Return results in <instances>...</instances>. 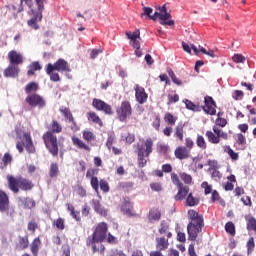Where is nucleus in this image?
Segmentation results:
<instances>
[{
    "label": "nucleus",
    "mask_w": 256,
    "mask_h": 256,
    "mask_svg": "<svg viewBox=\"0 0 256 256\" xmlns=\"http://www.w3.org/2000/svg\"><path fill=\"white\" fill-rule=\"evenodd\" d=\"M156 9L158 11L151 15V13H153V8L144 7V13H142V15H147L149 19H152V21H157V19H159L160 25H168L169 27H173V25H175V20H171V12L167 11V4L158 6Z\"/></svg>",
    "instance_id": "1"
},
{
    "label": "nucleus",
    "mask_w": 256,
    "mask_h": 256,
    "mask_svg": "<svg viewBox=\"0 0 256 256\" xmlns=\"http://www.w3.org/2000/svg\"><path fill=\"white\" fill-rule=\"evenodd\" d=\"M188 217L190 219V222L187 226L189 235L188 239L190 241H195V239H197V235H199V232L203 227V217H201L195 210H189Z\"/></svg>",
    "instance_id": "2"
},
{
    "label": "nucleus",
    "mask_w": 256,
    "mask_h": 256,
    "mask_svg": "<svg viewBox=\"0 0 256 256\" xmlns=\"http://www.w3.org/2000/svg\"><path fill=\"white\" fill-rule=\"evenodd\" d=\"M107 237V224L101 222L97 225L92 238L87 239V245L92 247L93 251H97V243H101Z\"/></svg>",
    "instance_id": "3"
},
{
    "label": "nucleus",
    "mask_w": 256,
    "mask_h": 256,
    "mask_svg": "<svg viewBox=\"0 0 256 256\" xmlns=\"http://www.w3.org/2000/svg\"><path fill=\"white\" fill-rule=\"evenodd\" d=\"M18 141L16 143V149L19 153H23V147L26 148L28 153H35V146H33V141H31V135L27 132H22L17 130Z\"/></svg>",
    "instance_id": "4"
},
{
    "label": "nucleus",
    "mask_w": 256,
    "mask_h": 256,
    "mask_svg": "<svg viewBox=\"0 0 256 256\" xmlns=\"http://www.w3.org/2000/svg\"><path fill=\"white\" fill-rule=\"evenodd\" d=\"M153 153V140L148 138L145 144H138V165L139 167H145L147 165L146 157H149Z\"/></svg>",
    "instance_id": "5"
},
{
    "label": "nucleus",
    "mask_w": 256,
    "mask_h": 256,
    "mask_svg": "<svg viewBox=\"0 0 256 256\" xmlns=\"http://www.w3.org/2000/svg\"><path fill=\"white\" fill-rule=\"evenodd\" d=\"M7 179L11 191H13L14 193H17V191H19V187L24 191H27L33 187V184H31L29 180H17L13 176H8Z\"/></svg>",
    "instance_id": "6"
},
{
    "label": "nucleus",
    "mask_w": 256,
    "mask_h": 256,
    "mask_svg": "<svg viewBox=\"0 0 256 256\" xmlns=\"http://www.w3.org/2000/svg\"><path fill=\"white\" fill-rule=\"evenodd\" d=\"M45 146L48 148L51 155L54 157L59 153V147L57 146V136L51 132H46L43 136Z\"/></svg>",
    "instance_id": "7"
},
{
    "label": "nucleus",
    "mask_w": 256,
    "mask_h": 256,
    "mask_svg": "<svg viewBox=\"0 0 256 256\" xmlns=\"http://www.w3.org/2000/svg\"><path fill=\"white\" fill-rule=\"evenodd\" d=\"M118 119L120 121H127L128 117H131L133 110L131 109V103L124 101L121 103L120 108L116 111Z\"/></svg>",
    "instance_id": "8"
},
{
    "label": "nucleus",
    "mask_w": 256,
    "mask_h": 256,
    "mask_svg": "<svg viewBox=\"0 0 256 256\" xmlns=\"http://www.w3.org/2000/svg\"><path fill=\"white\" fill-rule=\"evenodd\" d=\"M0 211L2 213H7L10 217H13V213L15 211L13 209H9V197L7 194L0 190Z\"/></svg>",
    "instance_id": "9"
},
{
    "label": "nucleus",
    "mask_w": 256,
    "mask_h": 256,
    "mask_svg": "<svg viewBox=\"0 0 256 256\" xmlns=\"http://www.w3.org/2000/svg\"><path fill=\"white\" fill-rule=\"evenodd\" d=\"M48 66L49 71H51V69H54L60 72L71 73L69 63H67V61H65L64 59H58L57 62H55L54 64L49 63Z\"/></svg>",
    "instance_id": "10"
},
{
    "label": "nucleus",
    "mask_w": 256,
    "mask_h": 256,
    "mask_svg": "<svg viewBox=\"0 0 256 256\" xmlns=\"http://www.w3.org/2000/svg\"><path fill=\"white\" fill-rule=\"evenodd\" d=\"M205 105L202 107L203 111L207 113V115H215L217 113V104H215V100L212 97L204 98Z\"/></svg>",
    "instance_id": "11"
},
{
    "label": "nucleus",
    "mask_w": 256,
    "mask_h": 256,
    "mask_svg": "<svg viewBox=\"0 0 256 256\" xmlns=\"http://www.w3.org/2000/svg\"><path fill=\"white\" fill-rule=\"evenodd\" d=\"M92 105L93 107H95V109H97V111H103L104 113H106V115H113V110L111 109V106L102 100L94 99Z\"/></svg>",
    "instance_id": "12"
},
{
    "label": "nucleus",
    "mask_w": 256,
    "mask_h": 256,
    "mask_svg": "<svg viewBox=\"0 0 256 256\" xmlns=\"http://www.w3.org/2000/svg\"><path fill=\"white\" fill-rule=\"evenodd\" d=\"M134 90H135L136 101L140 105H143L144 103H147V99H149V96L146 94L145 88L136 84L134 86Z\"/></svg>",
    "instance_id": "13"
},
{
    "label": "nucleus",
    "mask_w": 256,
    "mask_h": 256,
    "mask_svg": "<svg viewBox=\"0 0 256 256\" xmlns=\"http://www.w3.org/2000/svg\"><path fill=\"white\" fill-rule=\"evenodd\" d=\"M26 102L31 105V107H45V100L37 94L29 95L26 98Z\"/></svg>",
    "instance_id": "14"
},
{
    "label": "nucleus",
    "mask_w": 256,
    "mask_h": 256,
    "mask_svg": "<svg viewBox=\"0 0 256 256\" xmlns=\"http://www.w3.org/2000/svg\"><path fill=\"white\" fill-rule=\"evenodd\" d=\"M92 207L95 213H98V215H101L102 217H107V208H105V206L102 205L101 199H93Z\"/></svg>",
    "instance_id": "15"
},
{
    "label": "nucleus",
    "mask_w": 256,
    "mask_h": 256,
    "mask_svg": "<svg viewBox=\"0 0 256 256\" xmlns=\"http://www.w3.org/2000/svg\"><path fill=\"white\" fill-rule=\"evenodd\" d=\"M8 58L11 65H21L23 63V55L15 50L8 53Z\"/></svg>",
    "instance_id": "16"
},
{
    "label": "nucleus",
    "mask_w": 256,
    "mask_h": 256,
    "mask_svg": "<svg viewBox=\"0 0 256 256\" xmlns=\"http://www.w3.org/2000/svg\"><path fill=\"white\" fill-rule=\"evenodd\" d=\"M121 211L124 215H127L128 217H131L134 214L133 204H131V201H129V199H124L121 204Z\"/></svg>",
    "instance_id": "17"
},
{
    "label": "nucleus",
    "mask_w": 256,
    "mask_h": 256,
    "mask_svg": "<svg viewBox=\"0 0 256 256\" xmlns=\"http://www.w3.org/2000/svg\"><path fill=\"white\" fill-rule=\"evenodd\" d=\"M19 75V67L15 64H10L5 70H4V77H12L15 78Z\"/></svg>",
    "instance_id": "18"
},
{
    "label": "nucleus",
    "mask_w": 256,
    "mask_h": 256,
    "mask_svg": "<svg viewBox=\"0 0 256 256\" xmlns=\"http://www.w3.org/2000/svg\"><path fill=\"white\" fill-rule=\"evenodd\" d=\"M169 238L167 236H163L160 238H156V248L158 251H165V249H169Z\"/></svg>",
    "instance_id": "19"
},
{
    "label": "nucleus",
    "mask_w": 256,
    "mask_h": 256,
    "mask_svg": "<svg viewBox=\"0 0 256 256\" xmlns=\"http://www.w3.org/2000/svg\"><path fill=\"white\" fill-rule=\"evenodd\" d=\"M190 153L191 151L187 147H178L175 150V157L180 160L188 159Z\"/></svg>",
    "instance_id": "20"
},
{
    "label": "nucleus",
    "mask_w": 256,
    "mask_h": 256,
    "mask_svg": "<svg viewBox=\"0 0 256 256\" xmlns=\"http://www.w3.org/2000/svg\"><path fill=\"white\" fill-rule=\"evenodd\" d=\"M18 203L24 209H33L35 207V202L31 198H19Z\"/></svg>",
    "instance_id": "21"
},
{
    "label": "nucleus",
    "mask_w": 256,
    "mask_h": 256,
    "mask_svg": "<svg viewBox=\"0 0 256 256\" xmlns=\"http://www.w3.org/2000/svg\"><path fill=\"white\" fill-rule=\"evenodd\" d=\"M161 219V211L159 209H151L148 216L150 223H157Z\"/></svg>",
    "instance_id": "22"
},
{
    "label": "nucleus",
    "mask_w": 256,
    "mask_h": 256,
    "mask_svg": "<svg viewBox=\"0 0 256 256\" xmlns=\"http://www.w3.org/2000/svg\"><path fill=\"white\" fill-rule=\"evenodd\" d=\"M41 247V240L39 238H35L32 243L30 244V250L32 255L37 256L39 255V249Z\"/></svg>",
    "instance_id": "23"
},
{
    "label": "nucleus",
    "mask_w": 256,
    "mask_h": 256,
    "mask_svg": "<svg viewBox=\"0 0 256 256\" xmlns=\"http://www.w3.org/2000/svg\"><path fill=\"white\" fill-rule=\"evenodd\" d=\"M158 233L160 235H166L167 239H169V237H171V233L169 232V224L165 221H162L160 228L158 229Z\"/></svg>",
    "instance_id": "24"
},
{
    "label": "nucleus",
    "mask_w": 256,
    "mask_h": 256,
    "mask_svg": "<svg viewBox=\"0 0 256 256\" xmlns=\"http://www.w3.org/2000/svg\"><path fill=\"white\" fill-rule=\"evenodd\" d=\"M72 142L73 145H75V147H78L79 149H85V151L90 150L89 146L76 136L72 137Z\"/></svg>",
    "instance_id": "25"
},
{
    "label": "nucleus",
    "mask_w": 256,
    "mask_h": 256,
    "mask_svg": "<svg viewBox=\"0 0 256 256\" xmlns=\"http://www.w3.org/2000/svg\"><path fill=\"white\" fill-rule=\"evenodd\" d=\"M43 19V15L41 13L36 14L34 18L28 20V26L32 29H39V25H37V21H41Z\"/></svg>",
    "instance_id": "26"
},
{
    "label": "nucleus",
    "mask_w": 256,
    "mask_h": 256,
    "mask_svg": "<svg viewBox=\"0 0 256 256\" xmlns=\"http://www.w3.org/2000/svg\"><path fill=\"white\" fill-rule=\"evenodd\" d=\"M179 191L176 195V199L181 201V199H185V196L189 193V186H178Z\"/></svg>",
    "instance_id": "27"
},
{
    "label": "nucleus",
    "mask_w": 256,
    "mask_h": 256,
    "mask_svg": "<svg viewBox=\"0 0 256 256\" xmlns=\"http://www.w3.org/2000/svg\"><path fill=\"white\" fill-rule=\"evenodd\" d=\"M206 137L208 138L209 143H213L214 145L219 144L221 141V138L211 131L206 132Z\"/></svg>",
    "instance_id": "28"
},
{
    "label": "nucleus",
    "mask_w": 256,
    "mask_h": 256,
    "mask_svg": "<svg viewBox=\"0 0 256 256\" xmlns=\"http://www.w3.org/2000/svg\"><path fill=\"white\" fill-rule=\"evenodd\" d=\"M56 71L57 70H55L54 68H51V70H49V65H47L46 73L47 75H49L50 79L54 82L61 81V78L59 77V73H57Z\"/></svg>",
    "instance_id": "29"
},
{
    "label": "nucleus",
    "mask_w": 256,
    "mask_h": 256,
    "mask_svg": "<svg viewBox=\"0 0 256 256\" xmlns=\"http://www.w3.org/2000/svg\"><path fill=\"white\" fill-rule=\"evenodd\" d=\"M17 247L21 251H23V249H27V247H29V238L27 236L19 237Z\"/></svg>",
    "instance_id": "30"
},
{
    "label": "nucleus",
    "mask_w": 256,
    "mask_h": 256,
    "mask_svg": "<svg viewBox=\"0 0 256 256\" xmlns=\"http://www.w3.org/2000/svg\"><path fill=\"white\" fill-rule=\"evenodd\" d=\"M182 47L186 53H191V49H192V51H194L195 55H199V48H197V46H195L193 44L189 45L185 42H182Z\"/></svg>",
    "instance_id": "31"
},
{
    "label": "nucleus",
    "mask_w": 256,
    "mask_h": 256,
    "mask_svg": "<svg viewBox=\"0 0 256 256\" xmlns=\"http://www.w3.org/2000/svg\"><path fill=\"white\" fill-rule=\"evenodd\" d=\"M49 176L53 179L55 177H59V165L57 163H51Z\"/></svg>",
    "instance_id": "32"
},
{
    "label": "nucleus",
    "mask_w": 256,
    "mask_h": 256,
    "mask_svg": "<svg viewBox=\"0 0 256 256\" xmlns=\"http://www.w3.org/2000/svg\"><path fill=\"white\" fill-rule=\"evenodd\" d=\"M99 183L100 182H99V179L97 177L94 176V177L91 178V187H92V189H94L97 197L99 199H101V195L99 194Z\"/></svg>",
    "instance_id": "33"
},
{
    "label": "nucleus",
    "mask_w": 256,
    "mask_h": 256,
    "mask_svg": "<svg viewBox=\"0 0 256 256\" xmlns=\"http://www.w3.org/2000/svg\"><path fill=\"white\" fill-rule=\"evenodd\" d=\"M213 131H214L215 135H216L217 137H219L220 139H221V138H222V139H225V140L228 139V134H227V132H223V130H222L219 126H214V127H213Z\"/></svg>",
    "instance_id": "34"
},
{
    "label": "nucleus",
    "mask_w": 256,
    "mask_h": 256,
    "mask_svg": "<svg viewBox=\"0 0 256 256\" xmlns=\"http://www.w3.org/2000/svg\"><path fill=\"white\" fill-rule=\"evenodd\" d=\"M183 103H185L186 109H189L190 111H201V107L195 105L191 100H183Z\"/></svg>",
    "instance_id": "35"
},
{
    "label": "nucleus",
    "mask_w": 256,
    "mask_h": 256,
    "mask_svg": "<svg viewBox=\"0 0 256 256\" xmlns=\"http://www.w3.org/2000/svg\"><path fill=\"white\" fill-rule=\"evenodd\" d=\"M186 204L189 205V207H195V205L199 204V199L193 197V194H189L186 199Z\"/></svg>",
    "instance_id": "36"
},
{
    "label": "nucleus",
    "mask_w": 256,
    "mask_h": 256,
    "mask_svg": "<svg viewBox=\"0 0 256 256\" xmlns=\"http://www.w3.org/2000/svg\"><path fill=\"white\" fill-rule=\"evenodd\" d=\"M224 151H225V153H228L229 156L231 157V159H233L234 161H237L239 159V154H237L235 151H233V149H231V147L225 146Z\"/></svg>",
    "instance_id": "37"
},
{
    "label": "nucleus",
    "mask_w": 256,
    "mask_h": 256,
    "mask_svg": "<svg viewBox=\"0 0 256 256\" xmlns=\"http://www.w3.org/2000/svg\"><path fill=\"white\" fill-rule=\"evenodd\" d=\"M174 135L180 139V141H183V124H178L176 126Z\"/></svg>",
    "instance_id": "38"
},
{
    "label": "nucleus",
    "mask_w": 256,
    "mask_h": 256,
    "mask_svg": "<svg viewBox=\"0 0 256 256\" xmlns=\"http://www.w3.org/2000/svg\"><path fill=\"white\" fill-rule=\"evenodd\" d=\"M246 247L248 255H251V253H253V249H255V239L253 237L249 238Z\"/></svg>",
    "instance_id": "39"
},
{
    "label": "nucleus",
    "mask_w": 256,
    "mask_h": 256,
    "mask_svg": "<svg viewBox=\"0 0 256 256\" xmlns=\"http://www.w3.org/2000/svg\"><path fill=\"white\" fill-rule=\"evenodd\" d=\"M126 36L128 37V39H131V41H137V39H140L141 37V33L138 31H135L133 33L131 32H126Z\"/></svg>",
    "instance_id": "40"
},
{
    "label": "nucleus",
    "mask_w": 256,
    "mask_h": 256,
    "mask_svg": "<svg viewBox=\"0 0 256 256\" xmlns=\"http://www.w3.org/2000/svg\"><path fill=\"white\" fill-rule=\"evenodd\" d=\"M196 144L200 149H207V142H205V138L203 136L197 137Z\"/></svg>",
    "instance_id": "41"
},
{
    "label": "nucleus",
    "mask_w": 256,
    "mask_h": 256,
    "mask_svg": "<svg viewBox=\"0 0 256 256\" xmlns=\"http://www.w3.org/2000/svg\"><path fill=\"white\" fill-rule=\"evenodd\" d=\"M38 87L39 86L37 85V83L31 82L28 85H26L25 91H26V93H33V92L37 91Z\"/></svg>",
    "instance_id": "42"
},
{
    "label": "nucleus",
    "mask_w": 256,
    "mask_h": 256,
    "mask_svg": "<svg viewBox=\"0 0 256 256\" xmlns=\"http://www.w3.org/2000/svg\"><path fill=\"white\" fill-rule=\"evenodd\" d=\"M232 61H234V63H245V61H247V58H245V56H243L242 54H234L232 56Z\"/></svg>",
    "instance_id": "43"
},
{
    "label": "nucleus",
    "mask_w": 256,
    "mask_h": 256,
    "mask_svg": "<svg viewBox=\"0 0 256 256\" xmlns=\"http://www.w3.org/2000/svg\"><path fill=\"white\" fill-rule=\"evenodd\" d=\"M99 186L101 191H103V193H109V183L106 180H100L99 182Z\"/></svg>",
    "instance_id": "44"
},
{
    "label": "nucleus",
    "mask_w": 256,
    "mask_h": 256,
    "mask_svg": "<svg viewBox=\"0 0 256 256\" xmlns=\"http://www.w3.org/2000/svg\"><path fill=\"white\" fill-rule=\"evenodd\" d=\"M61 113L64 115L66 118V121H73V115L67 108H60Z\"/></svg>",
    "instance_id": "45"
},
{
    "label": "nucleus",
    "mask_w": 256,
    "mask_h": 256,
    "mask_svg": "<svg viewBox=\"0 0 256 256\" xmlns=\"http://www.w3.org/2000/svg\"><path fill=\"white\" fill-rule=\"evenodd\" d=\"M168 75L171 78V80L173 81V83H175V85H182L181 80H179V78H177V76H175V72H173V70H168Z\"/></svg>",
    "instance_id": "46"
},
{
    "label": "nucleus",
    "mask_w": 256,
    "mask_h": 256,
    "mask_svg": "<svg viewBox=\"0 0 256 256\" xmlns=\"http://www.w3.org/2000/svg\"><path fill=\"white\" fill-rule=\"evenodd\" d=\"M165 121L168 123V125H175L177 118H175V116H173L171 113H167L165 115Z\"/></svg>",
    "instance_id": "47"
},
{
    "label": "nucleus",
    "mask_w": 256,
    "mask_h": 256,
    "mask_svg": "<svg viewBox=\"0 0 256 256\" xmlns=\"http://www.w3.org/2000/svg\"><path fill=\"white\" fill-rule=\"evenodd\" d=\"M225 229L227 233H230V235H235V224H233V222H227Z\"/></svg>",
    "instance_id": "48"
},
{
    "label": "nucleus",
    "mask_w": 256,
    "mask_h": 256,
    "mask_svg": "<svg viewBox=\"0 0 256 256\" xmlns=\"http://www.w3.org/2000/svg\"><path fill=\"white\" fill-rule=\"evenodd\" d=\"M83 138L85 141H95V134H93L91 131H84Z\"/></svg>",
    "instance_id": "49"
},
{
    "label": "nucleus",
    "mask_w": 256,
    "mask_h": 256,
    "mask_svg": "<svg viewBox=\"0 0 256 256\" xmlns=\"http://www.w3.org/2000/svg\"><path fill=\"white\" fill-rule=\"evenodd\" d=\"M88 119L94 123H97L98 125H101V118H99L95 112H90Z\"/></svg>",
    "instance_id": "50"
},
{
    "label": "nucleus",
    "mask_w": 256,
    "mask_h": 256,
    "mask_svg": "<svg viewBox=\"0 0 256 256\" xmlns=\"http://www.w3.org/2000/svg\"><path fill=\"white\" fill-rule=\"evenodd\" d=\"M51 130L53 133H61V131H63V128L61 127V124H59L57 121H53Z\"/></svg>",
    "instance_id": "51"
},
{
    "label": "nucleus",
    "mask_w": 256,
    "mask_h": 256,
    "mask_svg": "<svg viewBox=\"0 0 256 256\" xmlns=\"http://www.w3.org/2000/svg\"><path fill=\"white\" fill-rule=\"evenodd\" d=\"M218 119L216 120V125L215 127H225L227 125V120L220 118L221 113H218Z\"/></svg>",
    "instance_id": "52"
},
{
    "label": "nucleus",
    "mask_w": 256,
    "mask_h": 256,
    "mask_svg": "<svg viewBox=\"0 0 256 256\" xmlns=\"http://www.w3.org/2000/svg\"><path fill=\"white\" fill-rule=\"evenodd\" d=\"M199 53H204V55H208V57H211L212 59H215V52L213 50H209L207 52V50H205V48L199 46Z\"/></svg>",
    "instance_id": "53"
},
{
    "label": "nucleus",
    "mask_w": 256,
    "mask_h": 256,
    "mask_svg": "<svg viewBox=\"0 0 256 256\" xmlns=\"http://www.w3.org/2000/svg\"><path fill=\"white\" fill-rule=\"evenodd\" d=\"M54 225L55 227H57V229H65V221L62 218H58L57 220H55Z\"/></svg>",
    "instance_id": "54"
},
{
    "label": "nucleus",
    "mask_w": 256,
    "mask_h": 256,
    "mask_svg": "<svg viewBox=\"0 0 256 256\" xmlns=\"http://www.w3.org/2000/svg\"><path fill=\"white\" fill-rule=\"evenodd\" d=\"M247 229L255 231L256 230V219L250 218L247 223Z\"/></svg>",
    "instance_id": "55"
},
{
    "label": "nucleus",
    "mask_w": 256,
    "mask_h": 256,
    "mask_svg": "<svg viewBox=\"0 0 256 256\" xmlns=\"http://www.w3.org/2000/svg\"><path fill=\"white\" fill-rule=\"evenodd\" d=\"M150 189H152V191L159 192V191H163V186L159 182H154L150 184Z\"/></svg>",
    "instance_id": "56"
},
{
    "label": "nucleus",
    "mask_w": 256,
    "mask_h": 256,
    "mask_svg": "<svg viewBox=\"0 0 256 256\" xmlns=\"http://www.w3.org/2000/svg\"><path fill=\"white\" fill-rule=\"evenodd\" d=\"M180 178L182 179V181H184V183H191V181H193V178L191 177V175L187 174V173H180Z\"/></svg>",
    "instance_id": "57"
},
{
    "label": "nucleus",
    "mask_w": 256,
    "mask_h": 256,
    "mask_svg": "<svg viewBox=\"0 0 256 256\" xmlns=\"http://www.w3.org/2000/svg\"><path fill=\"white\" fill-rule=\"evenodd\" d=\"M243 91L241 90H236L232 93V97L233 99H235V101H240V99H243Z\"/></svg>",
    "instance_id": "58"
},
{
    "label": "nucleus",
    "mask_w": 256,
    "mask_h": 256,
    "mask_svg": "<svg viewBox=\"0 0 256 256\" xmlns=\"http://www.w3.org/2000/svg\"><path fill=\"white\" fill-rule=\"evenodd\" d=\"M171 179H172V183H173L174 185H177V187H181V186H182V185H181V182L179 181V176H177V174L172 173V174H171Z\"/></svg>",
    "instance_id": "59"
},
{
    "label": "nucleus",
    "mask_w": 256,
    "mask_h": 256,
    "mask_svg": "<svg viewBox=\"0 0 256 256\" xmlns=\"http://www.w3.org/2000/svg\"><path fill=\"white\" fill-rule=\"evenodd\" d=\"M202 188L205 191V195H209V193H211V191H213V188L211 187V185H209V183L207 182H203L202 183Z\"/></svg>",
    "instance_id": "60"
},
{
    "label": "nucleus",
    "mask_w": 256,
    "mask_h": 256,
    "mask_svg": "<svg viewBox=\"0 0 256 256\" xmlns=\"http://www.w3.org/2000/svg\"><path fill=\"white\" fill-rule=\"evenodd\" d=\"M76 193L80 197H85L87 195V191H85V189L83 187H81V186H77L76 187Z\"/></svg>",
    "instance_id": "61"
},
{
    "label": "nucleus",
    "mask_w": 256,
    "mask_h": 256,
    "mask_svg": "<svg viewBox=\"0 0 256 256\" xmlns=\"http://www.w3.org/2000/svg\"><path fill=\"white\" fill-rule=\"evenodd\" d=\"M185 145H186V149L191 151V149H193V145H195V143L193 142V140L191 138H186Z\"/></svg>",
    "instance_id": "62"
},
{
    "label": "nucleus",
    "mask_w": 256,
    "mask_h": 256,
    "mask_svg": "<svg viewBox=\"0 0 256 256\" xmlns=\"http://www.w3.org/2000/svg\"><path fill=\"white\" fill-rule=\"evenodd\" d=\"M123 137L125 138L126 143H129L130 145L135 141V135L133 134H125Z\"/></svg>",
    "instance_id": "63"
},
{
    "label": "nucleus",
    "mask_w": 256,
    "mask_h": 256,
    "mask_svg": "<svg viewBox=\"0 0 256 256\" xmlns=\"http://www.w3.org/2000/svg\"><path fill=\"white\" fill-rule=\"evenodd\" d=\"M211 174L213 179H215L216 181L217 179H221V172H219L218 170L212 169Z\"/></svg>",
    "instance_id": "64"
}]
</instances>
